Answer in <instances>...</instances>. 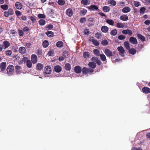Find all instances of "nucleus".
Returning <instances> with one entry per match:
<instances>
[{"label": "nucleus", "mask_w": 150, "mask_h": 150, "mask_svg": "<svg viewBox=\"0 0 150 150\" xmlns=\"http://www.w3.org/2000/svg\"><path fill=\"white\" fill-rule=\"evenodd\" d=\"M14 67L13 65H9L6 69L7 74L9 75L13 74L14 73Z\"/></svg>", "instance_id": "nucleus-1"}, {"label": "nucleus", "mask_w": 150, "mask_h": 150, "mask_svg": "<svg viewBox=\"0 0 150 150\" xmlns=\"http://www.w3.org/2000/svg\"><path fill=\"white\" fill-rule=\"evenodd\" d=\"M117 50L119 51V54L122 57L125 56V50L122 46L119 47L117 48Z\"/></svg>", "instance_id": "nucleus-2"}, {"label": "nucleus", "mask_w": 150, "mask_h": 150, "mask_svg": "<svg viewBox=\"0 0 150 150\" xmlns=\"http://www.w3.org/2000/svg\"><path fill=\"white\" fill-rule=\"evenodd\" d=\"M104 52L106 55L108 57H110L113 56L112 52L108 49H105Z\"/></svg>", "instance_id": "nucleus-3"}, {"label": "nucleus", "mask_w": 150, "mask_h": 150, "mask_svg": "<svg viewBox=\"0 0 150 150\" xmlns=\"http://www.w3.org/2000/svg\"><path fill=\"white\" fill-rule=\"evenodd\" d=\"M44 71L45 74H51L52 71L51 67L50 66H46L44 69Z\"/></svg>", "instance_id": "nucleus-4"}, {"label": "nucleus", "mask_w": 150, "mask_h": 150, "mask_svg": "<svg viewBox=\"0 0 150 150\" xmlns=\"http://www.w3.org/2000/svg\"><path fill=\"white\" fill-rule=\"evenodd\" d=\"M86 8H88L91 11H94L98 10L99 9L95 5H91L89 6H87Z\"/></svg>", "instance_id": "nucleus-5"}, {"label": "nucleus", "mask_w": 150, "mask_h": 150, "mask_svg": "<svg viewBox=\"0 0 150 150\" xmlns=\"http://www.w3.org/2000/svg\"><path fill=\"white\" fill-rule=\"evenodd\" d=\"M31 59L32 63L33 64H36L38 60L37 56L34 54H32L31 56Z\"/></svg>", "instance_id": "nucleus-6"}, {"label": "nucleus", "mask_w": 150, "mask_h": 150, "mask_svg": "<svg viewBox=\"0 0 150 150\" xmlns=\"http://www.w3.org/2000/svg\"><path fill=\"white\" fill-rule=\"evenodd\" d=\"M130 42L133 45H136L137 44L138 42L137 39L134 37H131L129 39Z\"/></svg>", "instance_id": "nucleus-7"}, {"label": "nucleus", "mask_w": 150, "mask_h": 150, "mask_svg": "<svg viewBox=\"0 0 150 150\" xmlns=\"http://www.w3.org/2000/svg\"><path fill=\"white\" fill-rule=\"evenodd\" d=\"M15 69L16 73L18 74H21V66L16 65L15 67Z\"/></svg>", "instance_id": "nucleus-8"}, {"label": "nucleus", "mask_w": 150, "mask_h": 150, "mask_svg": "<svg viewBox=\"0 0 150 150\" xmlns=\"http://www.w3.org/2000/svg\"><path fill=\"white\" fill-rule=\"evenodd\" d=\"M123 34H128L129 36H131L132 34V31L130 30L126 29L125 30H123L122 32Z\"/></svg>", "instance_id": "nucleus-9"}, {"label": "nucleus", "mask_w": 150, "mask_h": 150, "mask_svg": "<svg viewBox=\"0 0 150 150\" xmlns=\"http://www.w3.org/2000/svg\"><path fill=\"white\" fill-rule=\"evenodd\" d=\"M81 67L79 66H76L74 68V71L77 74L80 73L82 71Z\"/></svg>", "instance_id": "nucleus-10"}, {"label": "nucleus", "mask_w": 150, "mask_h": 150, "mask_svg": "<svg viewBox=\"0 0 150 150\" xmlns=\"http://www.w3.org/2000/svg\"><path fill=\"white\" fill-rule=\"evenodd\" d=\"M6 64V62H3L1 63L0 65V68L2 71L3 72L5 70Z\"/></svg>", "instance_id": "nucleus-11"}, {"label": "nucleus", "mask_w": 150, "mask_h": 150, "mask_svg": "<svg viewBox=\"0 0 150 150\" xmlns=\"http://www.w3.org/2000/svg\"><path fill=\"white\" fill-rule=\"evenodd\" d=\"M143 93L146 94H148L150 93V88L147 87H144L142 88Z\"/></svg>", "instance_id": "nucleus-12"}, {"label": "nucleus", "mask_w": 150, "mask_h": 150, "mask_svg": "<svg viewBox=\"0 0 150 150\" xmlns=\"http://www.w3.org/2000/svg\"><path fill=\"white\" fill-rule=\"evenodd\" d=\"M66 14L69 17L71 16L73 14L72 10L70 8H69L66 11Z\"/></svg>", "instance_id": "nucleus-13"}, {"label": "nucleus", "mask_w": 150, "mask_h": 150, "mask_svg": "<svg viewBox=\"0 0 150 150\" xmlns=\"http://www.w3.org/2000/svg\"><path fill=\"white\" fill-rule=\"evenodd\" d=\"M54 70L55 72L57 73L60 72L62 70L61 67L59 65H56L54 67Z\"/></svg>", "instance_id": "nucleus-14"}, {"label": "nucleus", "mask_w": 150, "mask_h": 150, "mask_svg": "<svg viewBox=\"0 0 150 150\" xmlns=\"http://www.w3.org/2000/svg\"><path fill=\"white\" fill-rule=\"evenodd\" d=\"M131 11V8L129 7L125 6L124 7L122 10V12L124 13H126L130 12Z\"/></svg>", "instance_id": "nucleus-15"}, {"label": "nucleus", "mask_w": 150, "mask_h": 150, "mask_svg": "<svg viewBox=\"0 0 150 150\" xmlns=\"http://www.w3.org/2000/svg\"><path fill=\"white\" fill-rule=\"evenodd\" d=\"M43 67V65L40 63H38L36 65V69L38 71L41 70Z\"/></svg>", "instance_id": "nucleus-16"}, {"label": "nucleus", "mask_w": 150, "mask_h": 150, "mask_svg": "<svg viewBox=\"0 0 150 150\" xmlns=\"http://www.w3.org/2000/svg\"><path fill=\"white\" fill-rule=\"evenodd\" d=\"M88 65L90 67L93 69H95L96 66V64L92 62H89Z\"/></svg>", "instance_id": "nucleus-17"}, {"label": "nucleus", "mask_w": 150, "mask_h": 150, "mask_svg": "<svg viewBox=\"0 0 150 150\" xmlns=\"http://www.w3.org/2000/svg\"><path fill=\"white\" fill-rule=\"evenodd\" d=\"M10 43L7 41H4L3 42V45L4 49H6L10 46Z\"/></svg>", "instance_id": "nucleus-18"}, {"label": "nucleus", "mask_w": 150, "mask_h": 150, "mask_svg": "<svg viewBox=\"0 0 150 150\" xmlns=\"http://www.w3.org/2000/svg\"><path fill=\"white\" fill-rule=\"evenodd\" d=\"M19 52L22 54H24L26 53V50L25 47H21L19 49Z\"/></svg>", "instance_id": "nucleus-19"}, {"label": "nucleus", "mask_w": 150, "mask_h": 150, "mask_svg": "<svg viewBox=\"0 0 150 150\" xmlns=\"http://www.w3.org/2000/svg\"><path fill=\"white\" fill-rule=\"evenodd\" d=\"M64 68L66 70L70 71L71 69V66L70 64L66 63L65 65Z\"/></svg>", "instance_id": "nucleus-20"}, {"label": "nucleus", "mask_w": 150, "mask_h": 150, "mask_svg": "<svg viewBox=\"0 0 150 150\" xmlns=\"http://www.w3.org/2000/svg\"><path fill=\"white\" fill-rule=\"evenodd\" d=\"M128 52L130 54L134 55L136 54L137 51L134 48H131L129 49Z\"/></svg>", "instance_id": "nucleus-21"}, {"label": "nucleus", "mask_w": 150, "mask_h": 150, "mask_svg": "<svg viewBox=\"0 0 150 150\" xmlns=\"http://www.w3.org/2000/svg\"><path fill=\"white\" fill-rule=\"evenodd\" d=\"M108 4H110V6H114L116 4V1L114 0H109L108 2Z\"/></svg>", "instance_id": "nucleus-22"}, {"label": "nucleus", "mask_w": 150, "mask_h": 150, "mask_svg": "<svg viewBox=\"0 0 150 150\" xmlns=\"http://www.w3.org/2000/svg\"><path fill=\"white\" fill-rule=\"evenodd\" d=\"M108 28L107 26H103L102 27L101 30L103 32L106 33L108 31Z\"/></svg>", "instance_id": "nucleus-23"}, {"label": "nucleus", "mask_w": 150, "mask_h": 150, "mask_svg": "<svg viewBox=\"0 0 150 150\" xmlns=\"http://www.w3.org/2000/svg\"><path fill=\"white\" fill-rule=\"evenodd\" d=\"M110 8L109 6H105L102 8V10L104 12H108L110 10Z\"/></svg>", "instance_id": "nucleus-24"}, {"label": "nucleus", "mask_w": 150, "mask_h": 150, "mask_svg": "<svg viewBox=\"0 0 150 150\" xmlns=\"http://www.w3.org/2000/svg\"><path fill=\"white\" fill-rule=\"evenodd\" d=\"M15 6L16 8L18 9H21L22 8V4L19 2H17L15 4Z\"/></svg>", "instance_id": "nucleus-25"}, {"label": "nucleus", "mask_w": 150, "mask_h": 150, "mask_svg": "<svg viewBox=\"0 0 150 150\" xmlns=\"http://www.w3.org/2000/svg\"><path fill=\"white\" fill-rule=\"evenodd\" d=\"M137 36L139 39H140L142 41L144 42L145 40V38L144 36L140 34H137Z\"/></svg>", "instance_id": "nucleus-26"}, {"label": "nucleus", "mask_w": 150, "mask_h": 150, "mask_svg": "<svg viewBox=\"0 0 150 150\" xmlns=\"http://www.w3.org/2000/svg\"><path fill=\"white\" fill-rule=\"evenodd\" d=\"M120 19L123 21H126L128 20V17L125 15H123L120 17Z\"/></svg>", "instance_id": "nucleus-27"}, {"label": "nucleus", "mask_w": 150, "mask_h": 150, "mask_svg": "<svg viewBox=\"0 0 150 150\" xmlns=\"http://www.w3.org/2000/svg\"><path fill=\"white\" fill-rule=\"evenodd\" d=\"M56 45L58 47H63V43L62 41H58L57 42Z\"/></svg>", "instance_id": "nucleus-28"}, {"label": "nucleus", "mask_w": 150, "mask_h": 150, "mask_svg": "<svg viewBox=\"0 0 150 150\" xmlns=\"http://www.w3.org/2000/svg\"><path fill=\"white\" fill-rule=\"evenodd\" d=\"M46 34L49 37H53L54 36V33L50 31H47L46 33Z\"/></svg>", "instance_id": "nucleus-29"}, {"label": "nucleus", "mask_w": 150, "mask_h": 150, "mask_svg": "<svg viewBox=\"0 0 150 150\" xmlns=\"http://www.w3.org/2000/svg\"><path fill=\"white\" fill-rule=\"evenodd\" d=\"M26 65L28 67L30 68L32 67V63L30 60H28L26 61Z\"/></svg>", "instance_id": "nucleus-30"}, {"label": "nucleus", "mask_w": 150, "mask_h": 150, "mask_svg": "<svg viewBox=\"0 0 150 150\" xmlns=\"http://www.w3.org/2000/svg\"><path fill=\"white\" fill-rule=\"evenodd\" d=\"M39 24L41 25H44L46 23V21L44 19H41L38 21Z\"/></svg>", "instance_id": "nucleus-31"}, {"label": "nucleus", "mask_w": 150, "mask_h": 150, "mask_svg": "<svg viewBox=\"0 0 150 150\" xmlns=\"http://www.w3.org/2000/svg\"><path fill=\"white\" fill-rule=\"evenodd\" d=\"M49 45V42L47 40H44L42 43V46L44 48L47 47Z\"/></svg>", "instance_id": "nucleus-32"}, {"label": "nucleus", "mask_w": 150, "mask_h": 150, "mask_svg": "<svg viewBox=\"0 0 150 150\" xmlns=\"http://www.w3.org/2000/svg\"><path fill=\"white\" fill-rule=\"evenodd\" d=\"M81 3L84 5H88L90 4V2H88V0H82L81 1Z\"/></svg>", "instance_id": "nucleus-33"}, {"label": "nucleus", "mask_w": 150, "mask_h": 150, "mask_svg": "<svg viewBox=\"0 0 150 150\" xmlns=\"http://www.w3.org/2000/svg\"><path fill=\"white\" fill-rule=\"evenodd\" d=\"M117 33L116 29H115L112 30L110 32V34L111 35L115 36L116 35Z\"/></svg>", "instance_id": "nucleus-34"}, {"label": "nucleus", "mask_w": 150, "mask_h": 150, "mask_svg": "<svg viewBox=\"0 0 150 150\" xmlns=\"http://www.w3.org/2000/svg\"><path fill=\"white\" fill-rule=\"evenodd\" d=\"M82 73L84 74H88V68L86 67H83L82 69Z\"/></svg>", "instance_id": "nucleus-35"}, {"label": "nucleus", "mask_w": 150, "mask_h": 150, "mask_svg": "<svg viewBox=\"0 0 150 150\" xmlns=\"http://www.w3.org/2000/svg\"><path fill=\"white\" fill-rule=\"evenodd\" d=\"M87 12V10L84 9L80 11V14L81 16H84L86 13Z\"/></svg>", "instance_id": "nucleus-36"}, {"label": "nucleus", "mask_w": 150, "mask_h": 150, "mask_svg": "<svg viewBox=\"0 0 150 150\" xmlns=\"http://www.w3.org/2000/svg\"><path fill=\"white\" fill-rule=\"evenodd\" d=\"M100 59L102 61H105L106 60V57L103 54H101L100 55Z\"/></svg>", "instance_id": "nucleus-37"}, {"label": "nucleus", "mask_w": 150, "mask_h": 150, "mask_svg": "<svg viewBox=\"0 0 150 150\" xmlns=\"http://www.w3.org/2000/svg\"><path fill=\"white\" fill-rule=\"evenodd\" d=\"M124 45L127 49H129L130 48V44L127 41H125L124 42Z\"/></svg>", "instance_id": "nucleus-38"}, {"label": "nucleus", "mask_w": 150, "mask_h": 150, "mask_svg": "<svg viewBox=\"0 0 150 150\" xmlns=\"http://www.w3.org/2000/svg\"><path fill=\"white\" fill-rule=\"evenodd\" d=\"M108 41L105 39L103 40L101 42V44L103 46H105L108 44Z\"/></svg>", "instance_id": "nucleus-39"}, {"label": "nucleus", "mask_w": 150, "mask_h": 150, "mask_svg": "<svg viewBox=\"0 0 150 150\" xmlns=\"http://www.w3.org/2000/svg\"><path fill=\"white\" fill-rule=\"evenodd\" d=\"M94 54L97 56H98L100 55V52L99 50L97 49H95L93 50Z\"/></svg>", "instance_id": "nucleus-40"}, {"label": "nucleus", "mask_w": 150, "mask_h": 150, "mask_svg": "<svg viewBox=\"0 0 150 150\" xmlns=\"http://www.w3.org/2000/svg\"><path fill=\"white\" fill-rule=\"evenodd\" d=\"M116 26L118 28H123L125 25L122 23H117Z\"/></svg>", "instance_id": "nucleus-41"}, {"label": "nucleus", "mask_w": 150, "mask_h": 150, "mask_svg": "<svg viewBox=\"0 0 150 150\" xmlns=\"http://www.w3.org/2000/svg\"><path fill=\"white\" fill-rule=\"evenodd\" d=\"M107 23L110 25H113L114 23V21L111 19H108L106 20Z\"/></svg>", "instance_id": "nucleus-42"}, {"label": "nucleus", "mask_w": 150, "mask_h": 150, "mask_svg": "<svg viewBox=\"0 0 150 150\" xmlns=\"http://www.w3.org/2000/svg\"><path fill=\"white\" fill-rule=\"evenodd\" d=\"M57 3L59 5L63 6L65 4V1L64 0H58Z\"/></svg>", "instance_id": "nucleus-43"}, {"label": "nucleus", "mask_w": 150, "mask_h": 150, "mask_svg": "<svg viewBox=\"0 0 150 150\" xmlns=\"http://www.w3.org/2000/svg\"><path fill=\"white\" fill-rule=\"evenodd\" d=\"M1 7L4 10H6L8 9V6L7 5L4 4L1 5Z\"/></svg>", "instance_id": "nucleus-44"}, {"label": "nucleus", "mask_w": 150, "mask_h": 150, "mask_svg": "<svg viewBox=\"0 0 150 150\" xmlns=\"http://www.w3.org/2000/svg\"><path fill=\"white\" fill-rule=\"evenodd\" d=\"M102 36V35L101 33L97 32L95 34V37L98 39H99L100 38V37Z\"/></svg>", "instance_id": "nucleus-45"}, {"label": "nucleus", "mask_w": 150, "mask_h": 150, "mask_svg": "<svg viewBox=\"0 0 150 150\" xmlns=\"http://www.w3.org/2000/svg\"><path fill=\"white\" fill-rule=\"evenodd\" d=\"M62 55L64 57L67 58L69 55L68 51H64Z\"/></svg>", "instance_id": "nucleus-46"}, {"label": "nucleus", "mask_w": 150, "mask_h": 150, "mask_svg": "<svg viewBox=\"0 0 150 150\" xmlns=\"http://www.w3.org/2000/svg\"><path fill=\"white\" fill-rule=\"evenodd\" d=\"M92 42L93 44L96 46H98L100 44L98 41L95 40H92Z\"/></svg>", "instance_id": "nucleus-47"}, {"label": "nucleus", "mask_w": 150, "mask_h": 150, "mask_svg": "<svg viewBox=\"0 0 150 150\" xmlns=\"http://www.w3.org/2000/svg\"><path fill=\"white\" fill-rule=\"evenodd\" d=\"M83 56L85 58H88L90 55L89 54L88 52H83Z\"/></svg>", "instance_id": "nucleus-48"}, {"label": "nucleus", "mask_w": 150, "mask_h": 150, "mask_svg": "<svg viewBox=\"0 0 150 150\" xmlns=\"http://www.w3.org/2000/svg\"><path fill=\"white\" fill-rule=\"evenodd\" d=\"M133 4L136 7H138L141 5L140 2H138L137 1H134V2Z\"/></svg>", "instance_id": "nucleus-49"}, {"label": "nucleus", "mask_w": 150, "mask_h": 150, "mask_svg": "<svg viewBox=\"0 0 150 150\" xmlns=\"http://www.w3.org/2000/svg\"><path fill=\"white\" fill-rule=\"evenodd\" d=\"M38 17L39 18H46L45 16L42 14H39L38 15Z\"/></svg>", "instance_id": "nucleus-50"}, {"label": "nucleus", "mask_w": 150, "mask_h": 150, "mask_svg": "<svg viewBox=\"0 0 150 150\" xmlns=\"http://www.w3.org/2000/svg\"><path fill=\"white\" fill-rule=\"evenodd\" d=\"M146 8L144 7H142L139 10L140 12L141 13L144 14Z\"/></svg>", "instance_id": "nucleus-51"}, {"label": "nucleus", "mask_w": 150, "mask_h": 150, "mask_svg": "<svg viewBox=\"0 0 150 150\" xmlns=\"http://www.w3.org/2000/svg\"><path fill=\"white\" fill-rule=\"evenodd\" d=\"M126 37L124 35H120L118 36V39L120 40H122L125 39Z\"/></svg>", "instance_id": "nucleus-52"}, {"label": "nucleus", "mask_w": 150, "mask_h": 150, "mask_svg": "<svg viewBox=\"0 0 150 150\" xmlns=\"http://www.w3.org/2000/svg\"><path fill=\"white\" fill-rule=\"evenodd\" d=\"M12 53V52L11 50H8L6 51V54L7 56L11 55Z\"/></svg>", "instance_id": "nucleus-53"}, {"label": "nucleus", "mask_w": 150, "mask_h": 150, "mask_svg": "<svg viewBox=\"0 0 150 150\" xmlns=\"http://www.w3.org/2000/svg\"><path fill=\"white\" fill-rule=\"evenodd\" d=\"M10 15H12L14 13L13 10L11 8H9L7 11Z\"/></svg>", "instance_id": "nucleus-54"}, {"label": "nucleus", "mask_w": 150, "mask_h": 150, "mask_svg": "<svg viewBox=\"0 0 150 150\" xmlns=\"http://www.w3.org/2000/svg\"><path fill=\"white\" fill-rule=\"evenodd\" d=\"M54 52L53 50H51L49 51L48 54L49 56H52L54 54Z\"/></svg>", "instance_id": "nucleus-55"}, {"label": "nucleus", "mask_w": 150, "mask_h": 150, "mask_svg": "<svg viewBox=\"0 0 150 150\" xmlns=\"http://www.w3.org/2000/svg\"><path fill=\"white\" fill-rule=\"evenodd\" d=\"M18 31L19 35L20 36H23V35L24 33L22 30L19 29L18 30Z\"/></svg>", "instance_id": "nucleus-56"}, {"label": "nucleus", "mask_w": 150, "mask_h": 150, "mask_svg": "<svg viewBox=\"0 0 150 150\" xmlns=\"http://www.w3.org/2000/svg\"><path fill=\"white\" fill-rule=\"evenodd\" d=\"M30 19L33 23H34L36 21V19L35 18V17L32 16H31L30 17Z\"/></svg>", "instance_id": "nucleus-57"}, {"label": "nucleus", "mask_w": 150, "mask_h": 150, "mask_svg": "<svg viewBox=\"0 0 150 150\" xmlns=\"http://www.w3.org/2000/svg\"><path fill=\"white\" fill-rule=\"evenodd\" d=\"M98 59V58L97 57H92L91 60L92 61H94L96 62Z\"/></svg>", "instance_id": "nucleus-58"}, {"label": "nucleus", "mask_w": 150, "mask_h": 150, "mask_svg": "<svg viewBox=\"0 0 150 150\" xmlns=\"http://www.w3.org/2000/svg\"><path fill=\"white\" fill-rule=\"evenodd\" d=\"M88 68V73L89 74L90 73H92L94 71L93 69H91L90 68Z\"/></svg>", "instance_id": "nucleus-59"}, {"label": "nucleus", "mask_w": 150, "mask_h": 150, "mask_svg": "<svg viewBox=\"0 0 150 150\" xmlns=\"http://www.w3.org/2000/svg\"><path fill=\"white\" fill-rule=\"evenodd\" d=\"M90 33V31L88 29H85L84 32V33L85 35H88Z\"/></svg>", "instance_id": "nucleus-60"}, {"label": "nucleus", "mask_w": 150, "mask_h": 150, "mask_svg": "<svg viewBox=\"0 0 150 150\" xmlns=\"http://www.w3.org/2000/svg\"><path fill=\"white\" fill-rule=\"evenodd\" d=\"M86 21L85 18H82L80 19V21L81 23H84Z\"/></svg>", "instance_id": "nucleus-61"}, {"label": "nucleus", "mask_w": 150, "mask_h": 150, "mask_svg": "<svg viewBox=\"0 0 150 150\" xmlns=\"http://www.w3.org/2000/svg\"><path fill=\"white\" fill-rule=\"evenodd\" d=\"M29 30V28L27 27H25L23 28V30L24 32H28Z\"/></svg>", "instance_id": "nucleus-62"}, {"label": "nucleus", "mask_w": 150, "mask_h": 150, "mask_svg": "<svg viewBox=\"0 0 150 150\" xmlns=\"http://www.w3.org/2000/svg\"><path fill=\"white\" fill-rule=\"evenodd\" d=\"M65 59V58L64 56H60L59 58V61H61Z\"/></svg>", "instance_id": "nucleus-63"}, {"label": "nucleus", "mask_w": 150, "mask_h": 150, "mask_svg": "<svg viewBox=\"0 0 150 150\" xmlns=\"http://www.w3.org/2000/svg\"><path fill=\"white\" fill-rule=\"evenodd\" d=\"M132 150H142V149L141 148H137L135 147H133Z\"/></svg>", "instance_id": "nucleus-64"}]
</instances>
